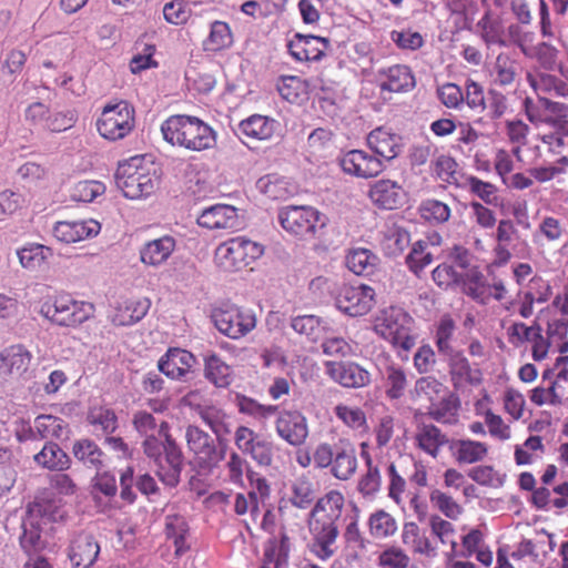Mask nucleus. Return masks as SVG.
Returning <instances> with one entry per match:
<instances>
[{"label": "nucleus", "instance_id": "f257e3e1", "mask_svg": "<svg viewBox=\"0 0 568 568\" xmlns=\"http://www.w3.org/2000/svg\"><path fill=\"white\" fill-rule=\"evenodd\" d=\"M523 106L531 124L536 128L545 124L551 129L547 133H539L537 139L547 146L548 153L559 156L557 164L568 166V156L564 155L568 151V104L546 98L534 102L526 98Z\"/></svg>", "mask_w": 568, "mask_h": 568}, {"label": "nucleus", "instance_id": "f03ea898", "mask_svg": "<svg viewBox=\"0 0 568 568\" xmlns=\"http://www.w3.org/2000/svg\"><path fill=\"white\" fill-rule=\"evenodd\" d=\"M343 506L344 496L337 490H331L316 501L311 511L310 551L323 561L333 557L337 550L338 528L336 521L342 515Z\"/></svg>", "mask_w": 568, "mask_h": 568}, {"label": "nucleus", "instance_id": "7ed1b4c3", "mask_svg": "<svg viewBox=\"0 0 568 568\" xmlns=\"http://www.w3.org/2000/svg\"><path fill=\"white\" fill-rule=\"evenodd\" d=\"M67 509L61 497L48 493L37 498L27 508L22 520L20 545L26 552L38 551L41 548V532L45 525L62 521Z\"/></svg>", "mask_w": 568, "mask_h": 568}, {"label": "nucleus", "instance_id": "20e7f679", "mask_svg": "<svg viewBox=\"0 0 568 568\" xmlns=\"http://www.w3.org/2000/svg\"><path fill=\"white\" fill-rule=\"evenodd\" d=\"M164 140L190 151L212 149L216 142L215 131L196 116L175 114L161 125Z\"/></svg>", "mask_w": 568, "mask_h": 568}, {"label": "nucleus", "instance_id": "39448f33", "mask_svg": "<svg viewBox=\"0 0 568 568\" xmlns=\"http://www.w3.org/2000/svg\"><path fill=\"white\" fill-rule=\"evenodd\" d=\"M373 329L404 358H407L408 352L416 345L415 321L400 307L382 310L373 321Z\"/></svg>", "mask_w": 568, "mask_h": 568}, {"label": "nucleus", "instance_id": "423d86ee", "mask_svg": "<svg viewBox=\"0 0 568 568\" xmlns=\"http://www.w3.org/2000/svg\"><path fill=\"white\" fill-rule=\"evenodd\" d=\"M166 425L161 424L156 430L159 437L150 434L143 442L145 455L156 464V475L160 480L170 487L178 485L182 470V454L168 434Z\"/></svg>", "mask_w": 568, "mask_h": 568}, {"label": "nucleus", "instance_id": "0eeeda50", "mask_svg": "<svg viewBox=\"0 0 568 568\" xmlns=\"http://www.w3.org/2000/svg\"><path fill=\"white\" fill-rule=\"evenodd\" d=\"M116 186L131 200L149 196L159 184V178L151 164L143 158L134 156L121 163L115 173Z\"/></svg>", "mask_w": 568, "mask_h": 568}, {"label": "nucleus", "instance_id": "6e6552de", "mask_svg": "<svg viewBox=\"0 0 568 568\" xmlns=\"http://www.w3.org/2000/svg\"><path fill=\"white\" fill-rule=\"evenodd\" d=\"M277 219L287 233L304 240L315 237L328 222L325 214L310 205L284 206L280 209Z\"/></svg>", "mask_w": 568, "mask_h": 568}, {"label": "nucleus", "instance_id": "1a4fd4ad", "mask_svg": "<svg viewBox=\"0 0 568 568\" xmlns=\"http://www.w3.org/2000/svg\"><path fill=\"white\" fill-rule=\"evenodd\" d=\"M41 314L60 326H78L88 321L94 313L91 303L74 300L70 294L61 293L53 297L52 303H43Z\"/></svg>", "mask_w": 568, "mask_h": 568}, {"label": "nucleus", "instance_id": "9d476101", "mask_svg": "<svg viewBox=\"0 0 568 568\" xmlns=\"http://www.w3.org/2000/svg\"><path fill=\"white\" fill-rule=\"evenodd\" d=\"M134 128V109L126 101L106 104L97 121L100 135L110 141L124 139Z\"/></svg>", "mask_w": 568, "mask_h": 568}, {"label": "nucleus", "instance_id": "9b49d317", "mask_svg": "<svg viewBox=\"0 0 568 568\" xmlns=\"http://www.w3.org/2000/svg\"><path fill=\"white\" fill-rule=\"evenodd\" d=\"M375 304V291L368 285L344 284L335 296L336 307L349 316H363Z\"/></svg>", "mask_w": 568, "mask_h": 568}, {"label": "nucleus", "instance_id": "f8f14e48", "mask_svg": "<svg viewBox=\"0 0 568 568\" xmlns=\"http://www.w3.org/2000/svg\"><path fill=\"white\" fill-rule=\"evenodd\" d=\"M337 162L345 174L359 179L375 178L385 170L382 159L357 149L342 153Z\"/></svg>", "mask_w": 568, "mask_h": 568}, {"label": "nucleus", "instance_id": "ddd939ff", "mask_svg": "<svg viewBox=\"0 0 568 568\" xmlns=\"http://www.w3.org/2000/svg\"><path fill=\"white\" fill-rule=\"evenodd\" d=\"M248 239L245 235L232 237L215 250V262L226 272H237L247 265Z\"/></svg>", "mask_w": 568, "mask_h": 568}, {"label": "nucleus", "instance_id": "4468645a", "mask_svg": "<svg viewBox=\"0 0 568 568\" xmlns=\"http://www.w3.org/2000/svg\"><path fill=\"white\" fill-rule=\"evenodd\" d=\"M32 355L22 345H12L0 353V381H18L24 376Z\"/></svg>", "mask_w": 568, "mask_h": 568}, {"label": "nucleus", "instance_id": "2eb2a0df", "mask_svg": "<svg viewBox=\"0 0 568 568\" xmlns=\"http://www.w3.org/2000/svg\"><path fill=\"white\" fill-rule=\"evenodd\" d=\"M276 432L288 444L302 445L308 436L306 417L297 410H283L276 419Z\"/></svg>", "mask_w": 568, "mask_h": 568}, {"label": "nucleus", "instance_id": "dca6fc26", "mask_svg": "<svg viewBox=\"0 0 568 568\" xmlns=\"http://www.w3.org/2000/svg\"><path fill=\"white\" fill-rule=\"evenodd\" d=\"M100 230L95 220L60 221L53 226V235L58 241L71 244L93 237Z\"/></svg>", "mask_w": 568, "mask_h": 568}, {"label": "nucleus", "instance_id": "f3484780", "mask_svg": "<svg viewBox=\"0 0 568 568\" xmlns=\"http://www.w3.org/2000/svg\"><path fill=\"white\" fill-rule=\"evenodd\" d=\"M372 202L381 209L395 210L406 201V192L399 183L388 179L374 182L368 191Z\"/></svg>", "mask_w": 568, "mask_h": 568}, {"label": "nucleus", "instance_id": "a211bd4d", "mask_svg": "<svg viewBox=\"0 0 568 568\" xmlns=\"http://www.w3.org/2000/svg\"><path fill=\"white\" fill-rule=\"evenodd\" d=\"M326 373L336 383L344 387L359 388L371 381L369 373L355 363L327 362Z\"/></svg>", "mask_w": 568, "mask_h": 568}, {"label": "nucleus", "instance_id": "6ab92c4d", "mask_svg": "<svg viewBox=\"0 0 568 568\" xmlns=\"http://www.w3.org/2000/svg\"><path fill=\"white\" fill-rule=\"evenodd\" d=\"M185 437L189 448L197 456L200 464L212 467L222 459V455L215 449L210 435L199 427L189 426Z\"/></svg>", "mask_w": 568, "mask_h": 568}, {"label": "nucleus", "instance_id": "aec40b11", "mask_svg": "<svg viewBox=\"0 0 568 568\" xmlns=\"http://www.w3.org/2000/svg\"><path fill=\"white\" fill-rule=\"evenodd\" d=\"M288 52L297 61H317L328 48L326 38L295 34L287 44Z\"/></svg>", "mask_w": 568, "mask_h": 568}, {"label": "nucleus", "instance_id": "412c9836", "mask_svg": "<svg viewBox=\"0 0 568 568\" xmlns=\"http://www.w3.org/2000/svg\"><path fill=\"white\" fill-rule=\"evenodd\" d=\"M195 364L192 353L181 348H171L159 361V369L172 379H182L191 372Z\"/></svg>", "mask_w": 568, "mask_h": 568}, {"label": "nucleus", "instance_id": "4be33fe9", "mask_svg": "<svg viewBox=\"0 0 568 568\" xmlns=\"http://www.w3.org/2000/svg\"><path fill=\"white\" fill-rule=\"evenodd\" d=\"M175 248V237L166 234L144 243L140 248V260L144 265L158 267L170 258Z\"/></svg>", "mask_w": 568, "mask_h": 568}, {"label": "nucleus", "instance_id": "5701e85b", "mask_svg": "<svg viewBox=\"0 0 568 568\" xmlns=\"http://www.w3.org/2000/svg\"><path fill=\"white\" fill-rule=\"evenodd\" d=\"M379 87L389 92H408L415 88V77L404 64H395L378 71Z\"/></svg>", "mask_w": 568, "mask_h": 568}, {"label": "nucleus", "instance_id": "b1692460", "mask_svg": "<svg viewBox=\"0 0 568 568\" xmlns=\"http://www.w3.org/2000/svg\"><path fill=\"white\" fill-rule=\"evenodd\" d=\"M150 307L151 301L148 297L124 300L116 304L110 318L118 326H130L140 322Z\"/></svg>", "mask_w": 568, "mask_h": 568}, {"label": "nucleus", "instance_id": "393cba45", "mask_svg": "<svg viewBox=\"0 0 568 568\" xmlns=\"http://www.w3.org/2000/svg\"><path fill=\"white\" fill-rule=\"evenodd\" d=\"M368 148L375 156L385 161L395 159L400 151V138L384 128H377L366 138Z\"/></svg>", "mask_w": 568, "mask_h": 568}, {"label": "nucleus", "instance_id": "a878e982", "mask_svg": "<svg viewBox=\"0 0 568 568\" xmlns=\"http://www.w3.org/2000/svg\"><path fill=\"white\" fill-rule=\"evenodd\" d=\"M197 224L209 230L236 227L237 210L226 204L212 205L197 216Z\"/></svg>", "mask_w": 568, "mask_h": 568}, {"label": "nucleus", "instance_id": "bb28decb", "mask_svg": "<svg viewBox=\"0 0 568 568\" xmlns=\"http://www.w3.org/2000/svg\"><path fill=\"white\" fill-rule=\"evenodd\" d=\"M100 554V545L88 534L77 536L69 550V558L74 568H91Z\"/></svg>", "mask_w": 568, "mask_h": 568}, {"label": "nucleus", "instance_id": "cd10ccee", "mask_svg": "<svg viewBox=\"0 0 568 568\" xmlns=\"http://www.w3.org/2000/svg\"><path fill=\"white\" fill-rule=\"evenodd\" d=\"M213 321L216 328L231 338L244 336L247 331V317L236 306L216 311Z\"/></svg>", "mask_w": 568, "mask_h": 568}, {"label": "nucleus", "instance_id": "c85d7f7f", "mask_svg": "<svg viewBox=\"0 0 568 568\" xmlns=\"http://www.w3.org/2000/svg\"><path fill=\"white\" fill-rule=\"evenodd\" d=\"M415 445L425 454L437 458L442 448L448 443L447 436L433 424L418 426L415 436Z\"/></svg>", "mask_w": 568, "mask_h": 568}, {"label": "nucleus", "instance_id": "c756f323", "mask_svg": "<svg viewBox=\"0 0 568 568\" xmlns=\"http://www.w3.org/2000/svg\"><path fill=\"white\" fill-rule=\"evenodd\" d=\"M460 399L452 393H445L438 400L429 405L427 414L437 423L455 425L459 419Z\"/></svg>", "mask_w": 568, "mask_h": 568}, {"label": "nucleus", "instance_id": "7c9ffc66", "mask_svg": "<svg viewBox=\"0 0 568 568\" xmlns=\"http://www.w3.org/2000/svg\"><path fill=\"white\" fill-rule=\"evenodd\" d=\"M463 293L479 304H487L491 298L490 284L486 283L485 277L477 268L468 270L462 274L459 285Z\"/></svg>", "mask_w": 568, "mask_h": 568}, {"label": "nucleus", "instance_id": "2f4dec72", "mask_svg": "<svg viewBox=\"0 0 568 568\" xmlns=\"http://www.w3.org/2000/svg\"><path fill=\"white\" fill-rule=\"evenodd\" d=\"M450 379L455 388L466 385H479L483 381L481 372L473 368L468 359L463 355H455L449 363Z\"/></svg>", "mask_w": 568, "mask_h": 568}, {"label": "nucleus", "instance_id": "473e14b6", "mask_svg": "<svg viewBox=\"0 0 568 568\" xmlns=\"http://www.w3.org/2000/svg\"><path fill=\"white\" fill-rule=\"evenodd\" d=\"M357 469L355 448L349 443L341 442L335 446V457L332 474L339 480L349 479Z\"/></svg>", "mask_w": 568, "mask_h": 568}, {"label": "nucleus", "instance_id": "72a5a7b5", "mask_svg": "<svg viewBox=\"0 0 568 568\" xmlns=\"http://www.w3.org/2000/svg\"><path fill=\"white\" fill-rule=\"evenodd\" d=\"M403 544L412 548L415 554L429 558L437 556V546L430 539L422 534L416 523H405L402 530Z\"/></svg>", "mask_w": 568, "mask_h": 568}, {"label": "nucleus", "instance_id": "f704fd0d", "mask_svg": "<svg viewBox=\"0 0 568 568\" xmlns=\"http://www.w3.org/2000/svg\"><path fill=\"white\" fill-rule=\"evenodd\" d=\"M378 263V256L364 247L351 248L345 256L347 268L356 275H372L376 271Z\"/></svg>", "mask_w": 568, "mask_h": 568}, {"label": "nucleus", "instance_id": "c9c22d12", "mask_svg": "<svg viewBox=\"0 0 568 568\" xmlns=\"http://www.w3.org/2000/svg\"><path fill=\"white\" fill-rule=\"evenodd\" d=\"M256 189L272 200H286L297 192L295 184L277 175H266L258 179Z\"/></svg>", "mask_w": 568, "mask_h": 568}, {"label": "nucleus", "instance_id": "e433bc0d", "mask_svg": "<svg viewBox=\"0 0 568 568\" xmlns=\"http://www.w3.org/2000/svg\"><path fill=\"white\" fill-rule=\"evenodd\" d=\"M333 413L348 429L361 434L368 430L366 414L361 407L348 403H338L334 406Z\"/></svg>", "mask_w": 568, "mask_h": 568}, {"label": "nucleus", "instance_id": "4c0bfd02", "mask_svg": "<svg viewBox=\"0 0 568 568\" xmlns=\"http://www.w3.org/2000/svg\"><path fill=\"white\" fill-rule=\"evenodd\" d=\"M233 43L230 26L224 21H213L210 24V32L203 40L202 47L205 52L215 53L227 49Z\"/></svg>", "mask_w": 568, "mask_h": 568}, {"label": "nucleus", "instance_id": "58836bf2", "mask_svg": "<svg viewBox=\"0 0 568 568\" xmlns=\"http://www.w3.org/2000/svg\"><path fill=\"white\" fill-rule=\"evenodd\" d=\"M288 550V539L285 535L280 539L271 538L264 547L262 568H286Z\"/></svg>", "mask_w": 568, "mask_h": 568}, {"label": "nucleus", "instance_id": "ea45409f", "mask_svg": "<svg viewBox=\"0 0 568 568\" xmlns=\"http://www.w3.org/2000/svg\"><path fill=\"white\" fill-rule=\"evenodd\" d=\"M386 396L390 399H399L405 394L408 386V379L405 369L395 364L389 363L383 372Z\"/></svg>", "mask_w": 568, "mask_h": 568}, {"label": "nucleus", "instance_id": "a19ab883", "mask_svg": "<svg viewBox=\"0 0 568 568\" xmlns=\"http://www.w3.org/2000/svg\"><path fill=\"white\" fill-rule=\"evenodd\" d=\"M34 429L38 438L41 439H64L68 438V424L60 417L52 415H40L34 419Z\"/></svg>", "mask_w": 568, "mask_h": 568}, {"label": "nucleus", "instance_id": "79ce46f5", "mask_svg": "<svg viewBox=\"0 0 568 568\" xmlns=\"http://www.w3.org/2000/svg\"><path fill=\"white\" fill-rule=\"evenodd\" d=\"M34 462L44 468L51 470H64L70 466L69 456L59 447V445L49 442L43 448L34 455Z\"/></svg>", "mask_w": 568, "mask_h": 568}, {"label": "nucleus", "instance_id": "37998d69", "mask_svg": "<svg viewBox=\"0 0 568 568\" xmlns=\"http://www.w3.org/2000/svg\"><path fill=\"white\" fill-rule=\"evenodd\" d=\"M488 453L485 443L460 439L454 444V457L459 464H475L481 462Z\"/></svg>", "mask_w": 568, "mask_h": 568}, {"label": "nucleus", "instance_id": "c03bdc74", "mask_svg": "<svg viewBox=\"0 0 568 568\" xmlns=\"http://www.w3.org/2000/svg\"><path fill=\"white\" fill-rule=\"evenodd\" d=\"M566 234V226L562 220L551 215L541 216L536 231L532 234L535 243L546 241L548 243L559 242Z\"/></svg>", "mask_w": 568, "mask_h": 568}, {"label": "nucleus", "instance_id": "a18cd8bd", "mask_svg": "<svg viewBox=\"0 0 568 568\" xmlns=\"http://www.w3.org/2000/svg\"><path fill=\"white\" fill-rule=\"evenodd\" d=\"M447 388L443 383H440L434 376H424L419 377L414 385V389L412 392L413 400H427L430 405L438 400L445 393H447Z\"/></svg>", "mask_w": 568, "mask_h": 568}, {"label": "nucleus", "instance_id": "49530a36", "mask_svg": "<svg viewBox=\"0 0 568 568\" xmlns=\"http://www.w3.org/2000/svg\"><path fill=\"white\" fill-rule=\"evenodd\" d=\"M430 534L443 546L449 547V554L455 555L457 550L456 530L454 525L442 518L439 515H430L428 518Z\"/></svg>", "mask_w": 568, "mask_h": 568}, {"label": "nucleus", "instance_id": "de8ad7c7", "mask_svg": "<svg viewBox=\"0 0 568 568\" xmlns=\"http://www.w3.org/2000/svg\"><path fill=\"white\" fill-rule=\"evenodd\" d=\"M367 525L369 535L375 539H386L397 531L396 519L383 509L372 513Z\"/></svg>", "mask_w": 568, "mask_h": 568}, {"label": "nucleus", "instance_id": "09e8293b", "mask_svg": "<svg viewBox=\"0 0 568 568\" xmlns=\"http://www.w3.org/2000/svg\"><path fill=\"white\" fill-rule=\"evenodd\" d=\"M566 390L558 382H551L549 386H537L530 392V400L537 406H560L564 403Z\"/></svg>", "mask_w": 568, "mask_h": 568}, {"label": "nucleus", "instance_id": "8fccbe9b", "mask_svg": "<svg viewBox=\"0 0 568 568\" xmlns=\"http://www.w3.org/2000/svg\"><path fill=\"white\" fill-rule=\"evenodd\" d=\"M73 454L77 459L88 467L100 468L103 466L104 454L99 446L90 439H81L74 443Z\"/></svg>", "mask_w": 568, "mask_h": 568}, {"label": "nucleus", "instance_id": "3c124183", "mask_svg": "<svg viewBox=\"0 0 568 568\" xmlns=\"http://www.w3.org/2000/svg\"><path fill=\"white\" fill-rule=\"evenodd\" d=\"M52 254V250L42 244H29L18 251L21 265L31 271L41 267Z\"/></svg>", "mask_w": 568, "mask_h": 568}, {"label": "nucleus", "instance_id": "603ef678", "mask_svg": "<svg viewBox=\"0 0 568 568\" xmlns=\"http://www.w3.org/2000/svg\"><path fill=\"white\" fill-rule=\"evenodd\" d=\"M205 377L216 387H226L232 379V371L216 355H211L205 359Z\"/></svg>", "mask_w": 568, "mask_h": 568}, {"label": "nucleus", "instance_id": "864d4df0", "mask_svg": "<svg viewBox=\"0 0 568 568\" xmlns=\"http://www.w3.org/2000/svg\"><path fill=\"white\" fill-rule=\"evenodd\" d=\"M518 64L508 54L500 53L495 61L493 75L494 81L501 85H510L517 75Z\"/></svg>", "mask_w": 568, "mask_h": 568}, {"label": "nucleus", "instance_id": "5fc2aeb1", "mask_svg": "<svg viewBox=\"0 0 568 568\" xmlns=\"http://www.w3.org/2000/svg\"><path fill=\"white\" fill-rule=\"evenodd\" d=\"M464 186L467 187L470 193L479 197L484 203L488 205H497L499 197L498 189L495 184L470 175L466 178Z\"/></svg>", "mask_w": 568, "mask_h": 568}, {"label": "nucleus", "instance_id": "6e6d98bb", "mask_svg": "<svg viewBox=\"0 0 568 568\" xmlns=\"http://www.w3.org/2000/svg\"><path fill=\"white\" fill-rule=\"evenodd\" d=\"M165 528L168 537L173 540L176 556H181L189 547L185 541L187 534L185 519L181 516H168Z\"/></svg>", "mask_w": 568, "mask_h": 568}, {"label": "nucleus", "instance_id": "4d7b16f0", "mask_svg": "<svg viewBox=\"0 0 568 568\" xmlns=\"http://www.w3.org/2000/svg\"><path fill=\"white\" fill-rule=\"evenodd\" d=\"M323 353L333 357H348L357 353V344L346 341L341 336L326 334L322 342Z\"/></svg>", "mask_w": 568, "mask_h": 568}, {"label": "nucleus", "instance_id": "13d9d810", "mask_svg": "<svg viewBox=\"0 0 568 568\" xmlns=\"http://www.w3.org/2000/svg\"><path fill=\"white\" fill-rule=\"evenodd\" d=\"M327 322L314 315L297 316L292 321V328L302 335H306L312 341L321 337V332L327 329Z\"/></svg>", "mask_w": 568, "mask_h": 568}, {"label": "nucleus", "instance_id": "bf43d9fd", "mask_svg": "<svg viewBox=\"0 0 568 568\" xmlns=\"http://www.w3.org/2000/svg\"><path fill=\"white\" fill-rule=\"evenodd\" d=\"M455 329V322L449 315L440 317L435 332V344L440 354L450 355L453 353L452 339Z\"/></svg>", "mask_w": 568, "mask_h": 568}, {"label": "nucleus", "instance_id": "052dcab7", "mask_svg": "<svg viewBox=\"0 0 568 568\" xmlns=\"http://www.w3.org/2000/svg\"><path fill=\"white\" fill-rule=\"evenodd\" d=\"M88 420L94 432L112 433L116 429L118 419L115 413L108 407H93L88 414Z\"/></svg>", "mask_w": 568, "mask_h": 568}, {"label": "nucleus", "instance_id": "680f3d73", "mask_svg": "<svg viewBox=\"0 0 568 568\" xmlns=\"http://www.w3.org/2000/svg\"><path fill=\"white\" fill-rule=\"evenodd\" d=\"M432 505L438 509L445 517L456 520L463 514V507L446 493L434 489L429 494Z\"/></svg>", "mask_w": 568, "mask_h": 568}, {"label": "nucleus", "instance_id": "e2e57ef3", "mask_svg": "<svg viewBox=\"0 0 568 568\" xmlns=\"http://www.w3.org/2000/svg\"><path fill=\"white\" fill-rule=\"evenodd\" d=\"M105 185L95 180H84L75 183L71 190V197L77 202L90 203L103 195Z\"/></svg>", "mask_w": 568, "mask_h": 568}, {"label": "nucleus", "instance_id": "0e129e2a", "mask_svg": "<svg viewBox=\"0 0 568 568\" xmlns=\"http://www.w3.org/2000/svg\"><path fill=\"white\" fill-rule=\"evenodd\" d=\"M419 212L423 219L434 224H442L449 220L450 207L438 200L429 199L422 202Z\"/></svg>", "mask_w": 568, "mask_h": 568}, {"label": "nucleus", "instance_id": "69168bd1", "mask_svg": "<svg viewBox=\"0 0 568 568\" xmlns=\"http://www.w3.org/2000/svg\"><path fill=\"white\" fill-rule=\"evenodd\" d=\"M196 409L203 422L217 437H221L223 433L229 432L227 426L224 423L225 415L222 409L213 405H199Z\"/></svg>", "mask_w": 568, "mask_h": 568}, {"label": "nucleus", "instance_id": "338daca9", "mask_svg": "<svg viewBox=\"0 0 568 568\" xmlns=\"http://www.w3.org/2000/svg\"><path fill=\"white\" fill-rule=\"evenodd\" d=\"M277 91L286 101L294 103L306 94L305 82L295 75L282 77L277 82Z\"/></svg>", "mask_w": 568, "mask_h": 568}, {"label": "nucleus", "instance_id": "774afa93", "mask_svg": "<svg viewBox=\"0 0 568 568\" xmlns=\"http://www.w3.org/2000/svg\"><path fill=\"white\" fill-rule=\"evenodd\" d=\"M568 318L552 317L548 322L547 335L551 343L556 344L559 353L565 354L568 352Z\"/></svg>", "mask_w": 568, "mask_h": 568}]
</instances>
